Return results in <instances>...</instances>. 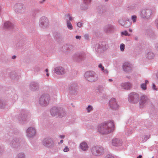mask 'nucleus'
<instances>
[{
	"label": "nucleus",
	"mask_w": 158,
	"mask_h": 158,
	"mask_svg": "<svg viewBox=\"0 0 158 158\" xmlns=\"http://www.w3.org/2000/svg\"><path fill=\"white\" fill-rule=\"evenodd\" d=\"M114 129V123L112 121L105 122L98 126V131L102 134H107L112 132Z\"/></svg>",
	"instance_id": "nucleus-1"
},
{
	"label": "nucleus",
	"mask_w": 158,
	"mask_h": 158,
	"mask_svg": "<svg viewBox=\"0 0 158 158\" xmlns=\"http://www.w3.org/2000/svg\"><path fill=\"white\" fill-rule=\"evenodd\" d=\"M156 8L154 7L143 8L140 11V16L145 19H149L152 17L153 15L156 12Z\"/></svg>",
	"instance_id": "nucleus-2"
},
{
	"label": "nucleus",
	"mask_w": 158,
	"mask_h": 158,
	"mask_svg": "<svg viewBox=\"0 0 158 158\" xmlns=\"http://www.w3.org/2000/svg\"><path fill=\"white\" fill-rule=\"evenodd\" d=\"M50 112L52 116H57L60 118L64 116L65 114L64 110L60 107L54 106L51 109Z\"/></svg>",
	"instance_id": "nucleus-3"
},
{
	"label": "nucleus",
	"mask_w": 158,
	"mask_h": 158,
	"mask_svg": "<svg viewBox=\"0 0 158 158\" xmlns=\"http://www.w3.org/2000/svg\"><path fill=\"white\" fill-rule=\"evenodd\" d=\"M30 115V113L27 110H22L18 117V121L22 124L25 123L27 121Z\"/></svg>",
	"instance_id": "nucleus-4"
},
{
	"label": "nucleus",
	"mask_w": 158,
	"mask_h": 158,
	"mask_svg": "<svg viewBox=\"0 0 158 158\" xmlns=\"http://www.w3.org/2000/svg\"><path fill=\"white\" fill-rule=\"evenodd\" d=\"M14 138L12 139H9L8 142V144L11 148L14 149L18 148L20 145V140L19 138L16 136L15 133L13 135Z\"/></svg>",
	"instance_id": "nucleus-5"
},
{
	"label": "nucleus",
	"mask_w": 158,
	"mask_h": 158,
	"mask_svg": "<svg viewBox=\"0 0 158 158\" xmlns=\"http://www.w3.org/2000/svg\"><path fill=\"white\" fill-rule=\"evenodd\" d=\"M85 77L87 80L91 82L95 81L98 79L97 74L94 72L92 71L86 72L85 73Z\"/></svg>",
	"instance_id": "nucleus-6"
},
{
	"label": "nucleus",
	"mask_w": 158,
	"mask_h": 158,
	"mask_svg": "<svg viewBox=\"0 0 158 158\" xmlns=\"http://www.w3.org/2000/svg\"><path fill=\"white\" fill-rule=\"evenodd\" d=\"M91 152L94 156H99L102 155L104 152V148L101 146H94L91 148Z\"/></svg>",
	"instance_id": "nucleus-7"
},
{
	"label": "nucleus",
	"mask_w": 158,
	"mask_h": 158,
	"mask_svg": "<svg viewBox=\"0 0 158 158\" xmlns=\"http://www.w3.org/2000/svg\"><path fill=\"white\" fill-rule=\"evenodd\" d=\"M108 45L105 42L97 43L94 46V48L96 51L98 53L106 51L108 49Z\"/></svg>",
	"instance_id": "nucleus-8"
},
{
	"label": "nucleus",
	"mask_w": 158,
	"mask_h": 158,
	"mask_svg": "<svg viewBox=\"0 0 158 158\" xmlns=\"http://www.w3.org/2000/svg\"><path fill=\"white\" fill-rule=\"evenodd\" d=\"M50 100V97L48 94H43L40 97L39 103L42 106H46L49 104Z\"/></svg>",
	"instance_id": "nucleus-9"
},
{
	"label": "nucleus",
	"mask_w": 158,
	"mask_h": 158,
	"mask_svg": "<svg viewBox=\"0 0 158 158\" xmlns=\"http://www.w3.org/2000/svg\"><path fill=\"white\" fill-rule=\"evenodd\" d=\"M139 96L138 94L135 92L131 93L128 95V100L131 103L135 104L137 103L139 100Z\"/></svg>",
	"instance_id": "nucleus-10"
},
{
	"label": "nucleus",
	"mask_w": 158,
	"mask_h": 158,
	"mask_svg": "<svg viewBox=\"0 0 158 158\" xmlns=\"http://www.w3.org/2000/svg\"><path fill=\"white\" fill-rule=\"evenodd\" d=\"M139 101V105L141 108H143L150 104V102L148 97L145 95H142L140 96Z\"/></svg>",
	"instance_id": "nucleus-11"
},
{
	"label": "nucleus",
	"mask_w": 158,
	"mask_h": 158,
	"mask_svg": "<svg viewBox=\"0 0 158 158\" xmlns=\"http://www.w3.org/2000/svg\"><path fill=\"white\" fill-rule=\"evenodd\" d=\"M25 9L24 5L20 3L15 4L14 6V11L18 15L23 14L24 12Z\"/></svg>",
	"instance_id": "nucleus-12"
},
{
	"label": "nucleus",
	"mask_w": 158,
	"mask_h": 158,
	"mask_svg": "<svg viewBox=\"0 0 158 158\" xmlns=\"http://www.w3.org/2000/svg\"><path fill=\"white\" fill-rule=\"evenodd\" d=\"M78 84L76 82L71 83L69 86L68 92L71 95H76L77 93Z\"/></svg>",
	"instance_id": "nucleus-13"
},
{
	"label": "nucleus",
	"mask_w": 158,
	"mask_h": 158,
	"mask_svg": "<svg viewBox=\"0 0 158 158\" xmlns=\"http://www.w3.org/2000/svg\"><path fill=\"white\" fill-rule=\"evenodd\" d=\"M39 25L41 28L43 29L46 28L49 25L48 19L44 16L41 17L40 20Z\"/></svg>",
	"instance_id": "nucleus-14"
},
{
	"label": "nucleus",
	"mask_w": 158,
	"mask_h": 158,
	"mask_svg": "<svg viewBox=\"0 0 158 158\" xmlns=\"http://www.w3.org/2000/svg\"><path fill=\"white\" fill-rule=\"evenodd\" d=\"M73 19L71 15L69 14L65 15V19L66 22V26L69 30H72L73 29V27L70 22Z\"/></svg>",
	"instance_id": "nucleus-15"
},
{
	"label": "nucleus",
	"mask_w": 158,
	"mask_h": 158,
	"mask_svg": "<svg viewBox=\"0 0 158 158\" xmlns=\"http://www.w3.org/2000/svg\"><path fill=\"white\" fill-rule=\"evenodd\" d=\"M43 144L44 146L48 148H52L55 146L53 140L49 138L44 139L43 141Z\"/></svg>",
	"instance_id": "nucleus-16"
},
{
	"label": "nucleus",
	"mask_w": 158,
	"mask_h": 158,
	"mask_svg": "<svg viewBox=\"0 0 158 158\" xmlns=\"http://www.w3.org/2000/svg\"><path fill=\"white\" fill-rule=\"evenodd\" d=\"M109 106L112 109L115 110L118 109L119 107L116 99L114 98H111L109 101Z\"/></svg>",
	"instance_id": "nucleus-17"
},
{
	"label": "nucleus",
	"mask_w": 158,
	"mask_h": 158,
	"mask_svg": "<svg viewBox=\"0 0 158 158\" xmlns=\"http://www.w3.org/2000/svg\"><path fill=\"white\" fill-rule=\"evenodd\" d=\"M114 26L110 24H108L104 27V31L106 33H112L115 31Z\"/></svg>",
	"instance_id": "nucleus-18"
},
{
	"label": "nucleus",
	"mask_w": 158,
	"mask_h": 158,
	"mask_svg": "<svg viewBox=\"0 0 158 158\" xmlns=\"http://www.w3.org/2000/svg\"><path fill=\"white\" fill-rule=\"evenodd\" d=\"M132 68V65L128 62H125L123 65V70L126 73H129L131 72Z\"/></svg>",
	"instance_id": "nucleus-19"
},
{
	"label": "nucleus",
	"mask_w": 158,
	"mask_h": 158,
	"mask_svg": "<svg viewBox=\"0 0 158 158\" xmlns=\"http://www.w3.org/2000/svg\"><path fill=\"white\" fill-rule=\"evenodd\" d=\"M27 136L29 138H31L35 135L36 133L35 129L33 127L28 128L26 131Z\"/></svg>",
	"instance_id": "nucleus-20"
},
{
	"label": "nucleus",
	"mask_w": 158,
	"mask_h": 158,
	"mask_svg": "<svg viewBox=\"0 0 158 158\" xmlns=\"http://www.w3.org/2000/svg\"><path fill=\"white\" fill-rule=\"evenodd\" d=\"M85 54L83 52L76 53L73 56L74 59L77 61H80L83 60Z\"/></svg>",
	"instance_id": "nucleus-21"
},
{
	"label": "nucleus",
	"mask_w": 158,
	"mask_h": 158,
	"mask_svg": "<svg viewBox=\"0 0 158 158\" xmlns=\"http://www.w3.org/2000/svg\"><path fill=\"white\" fill-rule=\"evenodd\" d=\"M39 84L36 81H32L30 83L29 85V88L30 90L32 91L37 90L39 89Z\"/></svg>",
	"instance_id": "nucleus-22"
},
{
	"label": "nucleus",
	"mask_w": 158,
	"mask_h": 158,
	"mask_svg": "<svg viewBox=\"0 0 158 158\" xmlns=\"http://www.w3.org/2000/svg\"><path fill=\"white\" fill-rule=\"evenodd\" d=\"M112 144L113 146L116 147L120 146L122 144V140L119 138H114L112 141Z\"/></svg>",
	"instance_id": "nucleus-23"
},
{
	"label": "nucleus",
	"mask_w": 158,
	"mask_h": 158,
	"mask_svg": "<svg viewBox=\"0 0 158 158\" xmlns=\"http://www.w3.org/2000/svg\"><path fill=\"white\" fill-rule=\"evenodd\" d=\"M54 72L58 74H63L65 73V71L62 67L59 66L56 67L54 69Z\"/></svg>",
	"instance_id": "nucleus-24"
},
{
	"label": "nucleus",
	"mask_w": 158,
	"mask_h": 158,
	"mask_svg": "<svg viewBox=\"0 0 158 158\" xmlns=\"http://www.w3.org/2000/svg\"><path fill=\"white\" fill-rule=\"evenodd\" d=\"M121 85V87L123 89L128 90L131 88L132 84L130 82H125L122 83Z\"/></svg>",
	"instance_id": "nucleus-25"
},
{
	"label": "nucleus",
	"mask_w": 158,
	"mask_h": 158,
	"mask_svg": "<svg viewBox=\"0 0 158 158\" xmlns=\"http://www.w3.org/2000/svg\"><path fill=\"white\" fill-rule=\"evenodd\" d=\"M13 24L10 22L9 21H6L4 24V27L5 29H11L14 28Z\"/></svg>",
	"instance_id": "nucleus-26"
},
{
	"label": "nucleus",
	"mask_w": 158,
	"mask_h": 158,
	"mask_svg": "<svg viewBox=\"0 0 158 158\" xmlns=\"http://www.w3.org/2000/svg\"><path fill=\"white\" fill-rule=\"evenodd\" d=\"M73 48V46L72 45L66 44L63 47L62 49L63 51H65L66 52H68L72 50Z\"/></svg>",
	"instance_id": "nucleus-27"
},
{
	"label": "nucleus",
	"mask_w": 158,
	"mask_h": 158,
	"mask_svg": "<svg viewBox=\"0 0 158 158\" xmlns=\"http://www.w3.org/2000/svg\"><path fill=\"white\" fill-rule=\"evenodd\" d=\"M80 147L81 149L84 151L87 150L88 148V146L87 143L84 141L81 143Z\"/></svg>",
	"instance_id": "nucleus-28"
},
{
	"label": "nucleus",
	"mask_w": 158,
	"mask_h": 158,
	"mask_svg": "<svg viewBox=\"0 0 158 158\" xmlns=\"http://www.w3.org/2000/svg\"><path fill=\"white\" fill-rule=\"evenodd\" d=\"M139 8L138 5L136 4H133L128 6V9L134 11L137 10Z\"/></svg>",
	"instance_id": "nucleus-29"
},
{
	"label": "nucleus",
	"mask_w": 158,
	"mask_h": 158,
	"mask_svg": "<svg viewBox=\"0 0 158 158\" xmlns=\"http://www.w3.org/2000/svg\"><path fill=\"white\" fill-rule=\"evenodd\" d=\"M145 83H142L140 84V87L143 90H145L147 89V84L148 83L149 81L148 80H145Z\"/></svg>",
	"instance_id": "nucleus-30"
},
{
	"label": "nucleus",
	"mask_w": 158,
	"mask_h": 158,
	"mask_svg": "<svg viewBox=\"0 0 158 158\" xmlns=\"http://www.w3.org/2000/svg\"><path fill=\"white\" fill-rule=\"evenodd\" d=\"M131 22L130 21L129 19H127L125 21L124 24L123 26L125 27L128 28L131 25Z\"/></svg>",
	"instance_id": "nucleus-31"
},
{
	"label": "nucleus",
	"mask_w": 158,
	"mask_h": 158,
	"mask_svg": "<svg viewBox=\"0 0 158 158\" xmlns=\"http://www.w3.org/2000/svg\"><path fill=\"white\" fill-rule=\"evenodd\" d=\"M154 57V54L152 52H149L146 55V57L148 59H151Z\"/></svg>",
	"instance_id": "nucleus-32"
},
{
	"label": "nucleus",
	"mask_w": 158,
	"mask_h": 158,
	"mask_svg": "<svg viewBox=\"0 0 158 158\" xmlns=\"http://www.w3.org/2000/svg\"><path fill=\"white\" fill-rule=\"evenodd\" d=\"M6 104V103L5 101L0 99V109H4Z\"/></svg>",
	"instance_id": "nucleus-33"
},
{
	"label": "nucleus",
	"mask_w": 158,
	"mask_h": 158,
	"mask_svg": "<svg viewBox=\"0 0 158 158\" xmlns=\"http://www.w3.org/2000/svg\"><path fill=\"white\" fill-rule=\"evenodd\" d=\"M16 158H25V154L23 152H20L17 154Z\"/></svg>",
	"instance_id": "nucleus-34"
},
{
	"label": "nucleus",
	"mask_w": 158,
	"mask_h": 158,
	"mask_svg": "<svg viewBox=\"0 0 158 158\" xmlns=\"http://www.w3.org/2000/svg\"><path fill=\"white\" fill-rule=\"evenodd\" d=\"M88 7L87 4L84 3L81 5V9L83 10H87Z\"/></svg>",
	"instance_id": "nucleus-35"
},
{
	"label": "nucleus",
	"mask_w": 158,
	"mask_h": 158,
	"mask_svg": "<svg viewBox=\"0 0 158 158\" xmlns=\"http://www.w3.org/2000/svg\"><path fill=\"white\" fill-rule=\"evenodd\" d=\"M11 99L13 102L16 101L18 99L17 95L15 94H14L13 96H12Z\"/></svg>",
	"instance_id": "nucleus-36"
},
{
	"label": "nucleus",
	"mask_w": 158,
	"mask_h": 158,
	"mask_svg": "<svg viewBox=\"0 0 158 158\" xmlns=\"http://www.w3.org/2000/svg\"><path fill=\"white\" fill-rule=\"evenodd\" d=\"M10 76L11 78L15 79L17 77V75L15 72H12L10 74Z\"/></svg>",
	"instance_id": "nucleus-37"
},
{
	"label": "nucleus",
	"mask_w": 158,
	"mask_h": 158,
	"mask_svg": "<svg viewBox=\"0 0 158 158\" xmlns=\"http://www.w3.org/2000/svg\"><path fill=\"white\" fill-rule=\"evenodd\" d=\"M150 137V135H147L144 136L142 138V140L143 141H147L148 139Z\"/></svg>",
	"instance_id": "nucleus-38"
},
{
	"label": "nucleus",
	"mask_w": 158,
	"mask_h": 158,
	"mask_svg": "<svg viewBox=\"0 0 158 158\" xmlns=\"http://www.w3.org/2000/svg\"><path fill=\"white\" fill-rule=\"evenodd\" d=\"M137 16L135 15H132L131 17V19L133 23L136 22L137 20Z\"/></svg>",
	"instance_id": "nucleus-39"
},
{
	"label": "nucleus",
	"mask_w": 158,
	"mask_h": 158,
	"mask_svg": "<svg viewBox=\"0 0 158 158\" xmlns=\"http://www.w3.org/2000/svg\"><path fill=\"white\" fill-rule=\"evenodd\" d=\"M93 108L91 105H89L86 108V110L88 112H90L91 110H93Z\"/></svg>",
	"instance_id": "nucleus-40"
},
{
	"label": "nucleus",
	"mask_w": 158,
	"mask_h": 158,
	"mask_svg": "<svg viewBox=\"0 0 158 158\" xmlns=\"http://www.w3.org/2000/svg\"><path fill=\"white\" fill-rule=\"evenodd\" d=\"M125 21L123 19H120L118 21L119 23L122 26H123Z\"/></svg>",
	"instance_id": "nucleus-41"
},
{
	"label": "nucleus",
	"mask_w": 158,
	"mask_h": 158,
	"mask_svg": "<svg viewBox=\"0 0 158 158\" xmlns=\"http://www.w3.org/2000/svg\"><path fill=\"white\" fill-rule=\"evenodd\" d=\"M120 49L121 51H123L124 50L125 45L123 44H121L120 45Z\"/></svg>",
	"instance_id": "nucleus-42"
},
{
	"label": "nucleus",
	"mask_w": 158,
	"mask_h": 158,
	"mask_svg": "<svg viewBox=\"0 0 158 158\" xmlns=\"http://www.w3.org/2000/svg\"><path fill=\"white\" fill-rule=\"evenodd\" d=\"M4 152V148L3 146H0V154H2Z\"/></svg>",
	"instance_id": "nucleus-43"
},
{
	"label": "nucleus",
	"mask_w": 158,
	"mask_h": 158,
	"mask_svg": "<svg viewBox=\"0 0 158 158\" xmlns=\"http://www.w3.org/2000/svg\"><path fill=\"white\" fill-rule=\"evenodd\" d=\"M98 67L99 68L101 69L102 71L104 70V67L102 66V64H99L98 65Z\"/></svg>",
	"instance_id": "nucleus-44"
},
{
	"label": "nucleus",
	"mask_w": 158,
	"mask_h": 158,
	"mask_svg": "<svg viewBox=\"0 0 158 158\" xmlns=\"http://www.w3.org/2000/svg\"><path fill=\"white\" fill-rule=\"evenodd\" d=\"M82 24L83 23L82 22H79L77 23V26L78 27H80L82 26Z\"/></svg>",
	"instance_id": "nucleus-45"
},
{
	"label": "nucleus",
	"mask_w": 158,
	"mask_h": 158,
	"mask_svg": "<svg viewBox=\"0 0 158 158\" xmlns=\"http://www.w3.org/2000/svg\"><path fill=\"white\" fill-rule=\"evenodd\" d=\"M102 72L104 74H107L108 73V71L107 69H104Z\"/></svg>",
	"instance_id": "nucleus-46"
},
{
	"label": "nucleus",
	"mask_w": 158,
	"mask_h": 158,
	"mask_svg": "<svg viewBox=\"0 0 158 158\" xmlns=\"http://www.w3.org/2000/svg\"><path fill=\"white\" fill-rule=\"evenodd\" d=\"M91 0H83L84 3L86 4H88L90 3L91 2Z\"/></svg>",
	"instance_id": "nucleus-47"
},
{
	"label": "nucleus",
	"mask_w": 158,
	"mask_h": 158,
	"mask_svg": "<svg viewBox=\"0 0 158 158\" xmlns=\"http://www.w3.org/2000/svg\"><path fill=\"white\" fill-rule=\"evenodd\" d=\"M105 158H114V157L111 155H107L106 156Z\"/></svg>",
	"instance_id": "nucleus-48"
},
{
	"label": "nucleus",
	"mask_w": 158,
	"mask_h": 158,
	"mask_svg": "<svg viewBox=\"0 0 158 158\" xmlns=\"http://www.w3.org/2000/svg\"><path fill=\"white\" fill-rule=\"evenodd\" d=\"M121 34L122 35H127L128 34V33L127 31H125L124 32H121Z\"/></svg>",
	"instance_id": "nucleus-49"
},
{
	"label": "nucleus",
	"mask_w": 158,
	"mask_h": 158,
	"mask_svg": "<svg viewBox=\"0 0 158 158\" xmlns=\"http://www.w3.org/2000/svg\"><path fill=\"white\" fill-rule=\"evenodd\" d=\"M69 148L67 147H65L63 150L64 152H67L69 151Z\"/></svg>",
	"instance_id": "nucleus-50"
},
{
	"label": "nucleus",
	"mask_w": 158,
	"mask_h": 158,
	"mask_svg": "<svg viewBox=\"0 0 158 158\" xmlns=\"http://www.w3.org/2000/svg\"><path fill=\"white\" fill-rule=\"evenodd\" d=\"M132 131L130 130H128L127 131V132L126 134L127 135H129V134H132Z\"/></svg>",
	"instance_id": "nucleus-51"
},
{
	"label": "nucleus",
	"mask_w": 158,
	"mask_h": 158,
	"mask_svg": "<svg viewBox=\"0 0 158 158\" xmlns=\"http://www.w3.org/2000/svg\"><path fill=\"white\" fill-rule=\"evenodd\" d=\"M84 38L86 40H88L89 38V35L88 34H85L84 35Z\"/></svg>",
	"instance_id": "nucleus-52"
},
{
	"label": "nucleus",
	"mask_w": 158,
	"mask_h": 158,
	"mask_svg": "<svg viewBox=\"0 0 158 158\" xmlns=\"http://www.w3.org/2000/svg\"><path fill=\"white\" fill-rule=\"evenodd\" d=\"M155 23L158 29V18L155 20Z\"/></svg>",
	"instance_id": "nucleus-53"
},
{
	"label": "nucleus",
	"mask_w": 158,
	"mask_h": 158,
	"mask_svg": "<svg viewBox=\"0 0 158 158\" xmlns=\"http://www.w3.org/2000/svg\"><path fill=\"white\" fill-rule=\"evenodd\" d=\"M98 90L100 93H102L103 91V89L102 88H100L98 89Z\"/></svg>",
	"instance_id": "nucleus-54"
},
{
	"label": "nucleus",
	"mask_w": 158,
	"mask_h": 158,
	"mask_svg": "<svg viewBox=\"0 0 158 158\" xmlns=\"http://www.w3.org/2000/svg\"><path fill=\"white\" fill-rule=\"evenodd\" d=\"M156 85H155V84L154 83L152 84V89H153L154 90H156Z\"/></svg>",
	"instance_id": "nucleus-55"
},
{
	"label": "nucleus",
	"mask_w": 158,
	"mask_h": 158,
	"mask_svg": "<svg viewBox=\"0 0 158 158\" xmlns=\"http://www.w3.org/2000/svg\"><path fill=\"white\" fill-rule=\"evenodd\" d=\"M45 71L47 73L46 74V75L47 77H48L49 76V74L48 72V69H46L45 70Z\"/></svg>",
	"instance_id": "nucleus-56"
},
{
	"label": "nucleus",
	"mask_w": 158,
	"mask_h": 158,
	"mask_svg": "<svg viewBox=\"0 0 158 158\" xmlns=\"http://www.w3.org/2000/svg\"><path fill=\"white\" fill-rule=\"evenodd\" d=\"M81 36H78V35H76L75 36V38L76 39H80L81 38Z\"/></svg>",
	"instance_id": "nucleus-57"
},
{
	"label": "nucleus",
	"mask_w": 158,
	"mask_h": 158,
	"mask_svg": "<svg viewBox=\"0 0 158 158\" xmlns=\"http://www.w3.org/2000/svg\"><path fill=\"white\" fill-rule=\"evenodd\" d=\"M65 137L64 135H59V137L61 139H63Z\"/></svg>",
	"instance_id": "nucleus-58"
},
{
	"label": "nucleus",
	"mask_w": 158,
	"mask_h": 158,
	"mask_svg": "<svg viewBox=\"0 0 158 158\" xmlns=\"http://www.w3.org/2000/svg\"><path fill=\"white\" fill-rule=\"evenodd\" d=\"M16 58V56H15V55H14V56H13L12 57H11V58L12 59H15Z\"/></svg>",
	"instance_id": "nucleus-59"
},
{
	"label": "nucleus",
	"mask_w": 158,
	"mask_h": 158,
	"mask_svg": "<svg viewBox=\"0 0 158 158\" xmlns=\"http://www.w3.org/2000/svg\"><path fill=\"white\" fill-rule=\"evenodd\" d=\"M45 0H42V1L39 2V3L40 4H42L45 1Z\"/></svg>",
	"instance_id": "nucleus-60"
},
{
	"label": "nucleus",
	"mask_w": 158,
	"mask_h": 158,
	"mask_svg": "<svg viewBox=\"0 0 158 158\" xmlns=\"http://www.w3.org/2000/svg\"><path fill=\"white\" fill-rule=\"evenodd\" d=\"M138 39V37L137 36H136L135 37L134 39L135 40H137Z\"/></svg>",
	"instance_id": "nucleus-61"
},
{
	"label": "nucleus",
	"mask_w": 158,
	"mask_h": 158,
	"mask_svg": "<svg viewBox=\"0 0 158 158\" xmlns=\"http://www.w3.org/2000/svg\"><path fill=\"white\" fill-rule=\"evenodd\" d=\"M131 77L130 76H126V78L128 79H130Z\"/></svg>",
	"instance_id": "nucleus-62"
},
{
	"label": "nucleus",
	"mask_w": 158,
	"mask_h": 158,
	"mask_svg": "<svg viewBox=\"0 0 158 158\" xmlns=\"http://www.w3.org/2000/svg\"><path fill=\"white\" fill-rule=\"evenodd\" d=\"M156 49L158 50V43L156 44Z\"/></svg>",
	"instance_id": "nucleus-63"
},
{
	"label": "nucleus",
	"mask_w": 158,
	"mask_h": 158,
	"mask_svg": "<svg viewBox=\"0 0 158 158\" xmlns=\"http://www.w3.org/2000/svg\"><path fill=\"white\" fill-rule=\"evenodd\" d=\"M142 157V156L141 155H139L138 156H137V158H141Z\"/></svg>",
	"instance_id": "nucleus-64"
}]
</instances>
